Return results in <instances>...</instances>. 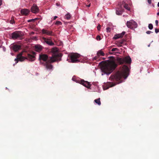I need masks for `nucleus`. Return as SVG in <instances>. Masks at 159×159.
<instances>
[{
	"instance_id": "37998d69",
	"label": "nucleus",
	"mask_w": 159,
	"mask_h": 159,
	"mask_svg": "<svg viewBox=\"0 0 159 159\" xmlns=\"http://www.w3.org/2000/svg\"><path fill=\"white\" fill-rule=\"evenodd\" d=\"M157 6L159 7V2H158L157 4Z\"/></svg>"
},
{
	"instance_id": "ddd939ff",
	"label": "nucleus",
	"mask_w": 159,
	"mask_h": 159,
	"mask_svg": "<svg viewBox=\"0 0 159 159\" xmlns=\"http://www.w3.org/2000/svg\"><path fill=\"white\" fill-rule=\"evenodd\" d=\"M42 32L43 34H46L49 36L54 35V34H53L52 31H49L46 29H43L42 30Z\"/></svg>"
},
{
	"instance_id": "49530a36",
	"label": "nucleus",
	"mask_w": 159,
	"mask_h": 159,
	"mask_svg": "<svg viewBox=\"0 0 159 159\" xmlns=\"http://www.w3.org/2000/svg\"><path fill=\"white\" fill-rule=\"evenodd\" d=\"M102 75H103V74H102Z\"/></svg>"
},
{
	"instance_id": "6ab92c4d",
	"label": "nucleus",
	"mask_w": 159,
	"mask_h": 159,
	"mask_svg": "<svg viewBox=\"0 0 159 159\" xmlns=\"http://www.w3.org/2000/svg\"><path fill=\"white\" fill-rule=\"evenodd\" d=\"M20 48V46L19 45H15L13 46V49L15 52H17Z\"/></svg>"
},
{
	"instance_id": "4be33fe9",
	"label": "nucleus",
	"mask_w": 159,
	"mask_h": 159,
	"mask_svg": "<svg viewBox=\"0 0 159 159\" xmlns=\"http://www.w3.org/2000/svg\"><path fill=\"white\" fill-rule=\"evenodd\" d=\"M100 100V98H98L97 99H95L94 101L98 105H100L101 104V102Z\"/></svg>"
},
{
	"instance_id": "7c9ffc66",
	"label": "nucleus",
	"mask_w": 159,
	"mask_h": 159,
	"mask_svg": "<svg viewBox=\"0 0 159 159\" xmlns=\"http://www.w3.org/2000/svg\"><path fill=\"white\" fill-rule=\"evenodd\" d=\"M101 28V25H98L97 26V29L98 30H99Z\"/></svg>"
},
{
	"instance_id": "f257e3e1",
	"label": "nucleus",
	"mask_w": 159,
	"mask_h": 159,
	"mask_svg": "<svg viewBox=\"0 0 159 159\" xmlns=\"http://www.w3.org/2000/svg\"><path fill=\"white\" fill-rule=\"evenodd\" d=\"M129 70L128 67L126 65H124L122 67L121 71H118L115 73L111 75L109 78V80L111 81L116 82V83L111 82H108V85L109 86L106 89H108L110 87H113L116 84L121 83V78H123L125 79L128 77Z\"/></svg>"
},
{
	"instance_id": "ea45409f",
	"label": "nucleus",
	"mask_w": 159,
	"mask_h": 159,
	"mask_svg": "<svg viewBox=\"0 0 159 159\" xmlns=\"http://www.w3.org/2000/svg\"><path fill=\"white\" fill-rule=\"evenodd\" d=\"M90 3L89 5H86L87 7H90Z\"/></svg>"
},
{
	"instance_id": "f3484780",
	"label": "nucleus",
	"mask_w": 159,
	"mask_h": 159,
	"mask_svg": "<svg viewBox=\"0 0 159 159\" xmlns=\"http://www.w3.org/2000/svg\"><path fill=\"white\" fill-rule=\"evenodd\" d=\"M125 32L123 31L121 33L117 34L115 35L113 38L115 39H117L119 38H122L125 35Z\"/></svg>"
},
{
	"instance_id": "72a5a7b5",
	"label": "nucleus",
	"mask_w": 159,
	"mask_h": 159,
	"mask_svg": "<svg viewBox=\"0 0 159 159\" xmlns=\"http://www.w3.org/2000/svg\"><path fill=\"white\" fill-rule=\"evenodd\" d=\"M159 32V30L157 29H155V32L157 33Z\"/></svg>"
},
{
	"instance_id": "412c9836",
	"label": "nucleus",
	"mask_w": 159,
	"mask_h": 159,
	"mask_svg": "<svg viewBox=\"0 0 159 159\" xmlns=\"http://www.w3.org/2000/svg\"><path fill=\"white\" fill-rule=\"evenodd\" d=\"M97 54L99 57L100 56H104V55H105L104 53L101 50H99Z\"/></svg>"
},
{
	"instance_id": "bb28decb",
	"label": "nucleus",
	"mask_w": 159,
	"mask_h": 159,
	"mask_svg": "<svg viewBox=\"0 0 159 159\" xmlns=\"http://www.w3.org/2000/svg\"><path fill=\"white\" fill-rule=\"evenodd\" d=\"M61 22L59 21H57L55 23V24L57 25H61Z\"/></svg>"
},
{
	"instance_id": "6e6552de",
	"label": "nucleus",
	"mask_w": 159,
	"mask_h": 159,
	"mask_svg": "<svg viewBox=\"0 0 159 159\" xmlns=\"http://www.w3.org/2000/svg\"><path fill=\"white\" fill-rule=\"evenodd\" d=\"M23 36V33L20 31H16L13 32L11 34V37L13 39H22Z\"/></svg>"
},
{
	"instance_id": "a18cd8bd",
	"label": "nucleus",
	"mask_w": 159,
	"mask_h": 159,
	"mask_svg": "<svg viewBox=\"0 0 159 159\" xmlns=\"http://www.w3.org/2000/svg\"><path fill=\"white\" fill-rule=\"evenodd\" d=\"M111 57V58H114L113 57Z\"/></svg>"
},
{
	"instance_id": "2eb2a0df",
	"label": "nucleus",
	"mask_w": 159,
	"mask_h": 159,
	"mask_svg": "<svg viewBox=\"0 0 159 159\" xmlns=\"http://www.w3.org/2000/svg\"><path fill=\"white\" fill-rule=\"evenodd\" d=\"M44 66L47 70H52L53 66L48 61L44 63Z\"/></svg>"
},
{
	"instance_id": "9d476101",
	"label": "nucleus",
	"mask_w": 159,
	"mask_h": 159,
	"mask_svg": "<svg viewBox=\"0 0 159 159\" xmlns=\"http://www.w3.org/2000/svg\"><path fill=\"white\" fill-rule=\"evenodd\" d=\"M76 82L82 84L85 87L89 89L90 88L91 86V84H90L89 82L87 81H85L84 80H78Z\"/></svg>"
},
{
	"instance_id": "f704fd0d",
	"label": "nucleus",
	"mask_w": 159,
	"mask_h": 159,
	"mask_svg": "<svg viewBox=\"0 0 159 159\" xmlns=\"http://www.w3.org/2000/svg\"><path fill=\"white\" fill-rule=\"evenodd\" d=\"M97 40H100L101 39V37L100 36L98 35L97 37Z\"/></svg>"
},
{
	"instance_id": "5701e85b",
	"label": "nucleus",
	"mask_w": 159,
	"mask_h": 159,
	"mask_svg": "<svg viewBox=\"0 0 159 159\" xmlns=\"http://www.w3.org/2000/svg\"><path fill=\"white\" fill-rule=\"evenodd\" d=\"M70 15L69 13L65 15V18L67 20H69L70 18Z\"/></svg>"
},
{
	"instance_id": "c9c22d12",
	"label": "nucleus",
	"mask_w": 159,
	"mask_h": 159,
	"mask_svg": "<svg viewBox=\"0 0 159 159\" xmlns=\"http://www.w3.org/2000/svg\"><path fill=\"white\" fill-rule=\"evenodd\" d=\"M148 2L149 4H151L152 3V0H148Z\"/></svg>"
},
{
	"instance_id": "20e7f679",
	"label": "nucleus",
	"mask_w": 159,
	"mask_h": 159,
	"mask_svg": "<svg viewBox=\"0 0 159 159\" xmlns=\"http://www.w3.org/2000/svg\"><path fill=\"white\" fill-rule=\"evenodd\" d=\"M35 54L34 52H33L31 53H28L27 54V57H24L22 56V52L20 53L17 56V58L15 59V61H16V64L17 63L18 61H24L25 59H28L29 61H32L34 60Z\"/></svg>"
},
{
	"instance_id": "9b49d317",
	"label": "nucleus",
	"mask_w": 159,
	"mask_h": 159,
	"mask_svg": "<svg viewBox=\"0 0 159 159\" xmlns=\"http://www.w3.org/2000/svg\"><path fill=\"white\" fill-rule=\"evenodd\" d=\"M48 58V56L45 54H41L39 55V59L40 61V62L41 63V60H42L45 62H48L47 60Z\"/></svg>"
},
{
	"instance_id": "c756f323",
	"label": "nucleus",
	"mask_w": 159,
	"mask_h": 159,
	"mask_svg": "<svg viewBox=\"0 0 159 159\" xmlns=\"http://www.w3.org/2000/svg\"><path fill=\"white\" fill-rule=\"evenodd\" d=\"M99 57L98 55L95 56L93 59V60H97Z\"/></svg>"
},
{
	"instance_id": "58836bf2",
	"label": "nucleus",
	"mask_w": 159,
	"mask_h": 159,
	"mask_svg": "<svg viewBox=\"0 0 159 159\" xmlns=\"http://www.w3.org/2000/svg\"><path fill=\"white\" fill-rule=\"evenodd\" d=\"M56 4L57 6H59L60 5V3H57Z\"/></svg>"
},
{
	"instance_id": "c03bdc74",
	"label": "nucleus",
	"mask_w": 159,
	"mask_h": 159,
	"mask_svg": "<svg viewBox=\"0 0 159 159\" xmlns=\"http://www.w3.org/2000/svg\"><path fill=\"white\" fill-rule=\"evenodd\" d=\"M157 15L158 16L159 15V12H158L157 14Z\"/></svg>"
},
{
	"instance_id": "4468645a",
	"label": "nucleus",
	"mask_w": 159,
	"mask_h": 159,
	"mask_svg": "<svg viewBox=\"0 0 159 159\" xmlns=\"http://www.w3.org/2000/svg\"><path fill=\"white\" fill-rule=\"evenodd\" d=\"M39 9L37 6L34 4L31 7V11L34 13H37L39 12Z\"/></svg>"
},
{
	"instance_id": "473e14b6",
	"label": "nucleus",
	"mask_w": 159,
	"mask_h": 159,
	"mask_svg": "<svg viewBox=\"0 0 159 159\" xmlns=\"http://www.w3.org/2000/svg\"><path fill=\"white\" fill-rule=\"evenodd\" d=\"M152 33V32L150 31H148L146 32V33L148 34H150L151 33Z\"/></svg>"
},
{
	"instance_id": "79ce46f5",
	"label": "nucleus",
	"mask_w": 159,
	"mask_h": 159,
	"mask_svg": "<svg viewBox=\"0 0 159 159\" xmlns=\"http://www.w3.org/2000/svg\"><path fill=\"white\" fill-rule=\"evenodd\" d=\"M31 34H34V32H31Z\"/></svg>"
},
{
	"instance_id": "f8f14e48",
	"label": "nucleus",
	"mask_w": 159,
	"mask_h": 159,
	"mask_svg": "<svg viewBox=\"0 0 159 159\" xmlns=\"http://www.w3.org/2000/svg\"><path fill=\"white\" fill-rule=\"evenodd\" d=\"M42 39L43 41L50 46H53L54 44L52 40L50 39L43 37Z\"/></svg>"
},
{
	"instance_id": "39448f33",
	"label": "nucleus",
	"mask_w": 159,
	"mask_h": 159,
	"mask_svg": "<svg viewBox=\"0 0 159 159\" xmlns=\"http://www.w3.org/2000/svg\"><path fill=\"white\" fill-rule=\"evenodd\" d=\"M126 2L123 1L122 2H120L119 3L116 9V14L117 15H122L123 12L124 11V9L123 8L122 5L124 4V7L128 11H130V9L128 6V4L125 3Z\"/></svg>"
},
{
	"instance_id": "2f4dec72",
	"label": "nucleus",
	"mask_w": 159,
	"mask_h": 159,
	"mask_svg": "<svg viewBox=\"0 0 159 159\" xmlns=\"http://www.w3.org/2000/svg\"><path fill=\"white\" fill-rule=\"evenodd\" d=\"M15 22L14 21L12 20V18H11V19L10 21V23L13 24V23H14Z\"/></svg>"
},
{
	"instance_id": "cd10ccee",
	"label": "nucleus",
	"mask_w": 159,
	"mask_h": 159,
	"mask_svg": "<svg viewBox=\"0 0 159 159\" xmlns=\"http://www.w3.org/2000/svg\"><path fill=\"white\" fill-rule=\"evenodd\" d=\"M36 19H37V18H35V19H31V20H28V22H34V20H36Z\"/></svg>"
},
{
	"instance_id": "c85d7f7f",
	"label": "nucleus",
	"mask_w": 159,
	"mask_h": 159,
	"mask_svg": "<svg viewBox=\"0 0 159 159\" xmlns=\"http://www.w3.org/2000/svg\"><path fill=\"white\" fill-rule=\"evenodd\" d=\"M107 31V32H110L111 31V28L110 27H107L106 28Z\"/></svg>"
},
{
	"instance_id": "423d86ee",
	"label": "nucleus",
	"mask_w": 159,
	"mask_h": 159,
	"mask_svg": "<svg viewBox=\"0 0 159 159\" xmlns=\"http://www.w3.org/2000/svg\"><path fill=\"white\" fill-rule=\"evenodd\" d=\"M80 57V55L76 53H71L69 54L68 57L70 59V61L69 62L71 63H78L80 62V60L79 59Z\"/></svg>"
},
{
	"instance_id": "dca6fc26",
	"label": "nucleus",
	"mask_w": 159,
	"mask_h": 159,
	"mask_svg": "<svg viewBox=\"0 0 159 159\" xmlns=\"http://www.w3.org/2000/svg\"><path fill=\"white\" fill-rule=\"evenodd\" d=\"M30 12V11L27 9H23L20 11L21 13L25 16L27 15Z\"/></svg>"
},
{
	"instance_id": "a878e982",
	"label": "nucleus",
	"mask_w": 159,
	"mask_h": 159,
	"mask_svg": "<svg viewBox=\"0 0 159 159\" xmlns=\"http://www.w3.org/2000/svg\"><path fill=\"white\" fill-rule=\"evenodd\" d=\"M119 51V49L118 48H113L112 49L111 51L112 52H114L116 51Z\"/></svg>"
},
{
	"instance_id": "7ed1b4c3",
	"label": "nucleus",
	"mask_w": 159,
	"mask_h": 159,
	"mask_svg": "<svg viewBox=\"0 0 159 159\" xmlns=\"http://www.w3.org/2000/svg\"><path fill=\"white\" fill-rule=\"evenodd\" d=\"M51 52L52 53V56L50 59L51 62L61 61L62 54L59 52L58 49L57 48H52L51 50Z\"/></svg>"
},
{
	"instance_id": "a211bd4d",
	"label": "nucleus",
	"mask_w": 159,
	"mask_h": 159,
	"mask_svg": "<svg viewBox=\"0 0 159 159\" xmlns=\"http://www.w3.org/2000/svg\"><path fill=\"white\" fill-rule=\"evenodd\" d=\"M43 47L39 45H37L35 46V48L36 51L37 52L40 51L43 48Z\"/></svg>"
},
{
	"instance_id": "b1692460",
	"label": "nucleus",
	"mask_w": 159,
	"mask_h": 159,
	"mask_svg": "<svg viewBox=\"0 0 159 159\" xmlns=\"http://www.w3.org/2000/svg\"><path fill=\"white\" fill-rule=\"evenodd\" d=\"M148 28L150 30H152L153 29V26L152 24H149L148 25Z\"/></svg>"
},
{
	"instance_id": "4c0bfd02",
	"label": "nucleus",
	"mask_w": 159,
	"mask_h": 159,
	"mask_svg": "<svg viewBox=\"0 0 159 159\" xmlns=\"http://www.w3.org/2000/svg\"><path fill=\"white\" fill-rule=\"evenodd\" d=\"M57 16H55L54 18V20H56V19H57Z\"/></svg>"
},
{
	"instance_id": "393cba45",
	"label": "nucleus",
	"mask_w": 159,
	"mask_h": 159,
	"mask_svg": "<svg viewBox=\"0 0 159 159\" xmlns=\"http://www.w3.org/2000/svg\"><path fill=\"white\" fill-rule=\"evenodd\" d=\"M116 44L118 47H120L122 46V45L118 41L117 42Z\"/></svg>"
},
{
	"instance_id": "aec40b11",
	"label": "nucleus",
	"mask_w": 159,
	"mask_h": 159,
	"mask_svg": "<svg viewBox=\"0 0 159 159\" xmlns=\"http://www.w3.org/2000/svg\"><path fill=\"white\" fill-rule=\"evenodd\" d=\"M118 41L122 45H127L126 40L125 39H122L120 41Z\"/></svg>"
},
{
	"instance_id": "e433bc0d",
	"label": "nucleus",
	"mask_w": 159,
	"mask_h": 159,
	"mask_svg": "<svg viewBox=\"0 0 159 159\" xmlns=\"http://www.w3.org/2000/svg\"><path fill=\"white\" fill-rule=\"evenodd\" d=\"M158 21L157 20H156L155 21V23L156 25H158Z\"/></svg>"
},
{
	"instance_id": "1a4fd4ad",
	"label": "nucleus",
	"mask_w": 159,
	"mask_h": 159,
	"mask_svg": "<svg viewBox=\"0 0 159 159\" xmlns=\"http://www.w3.org/2000/svg\"><path fill=\"white\" fill-rule=\"evenodd\" d=\"M126 25L128 28L132 29L136 28L137 24L135 21L131 20L127 22Z\"/></svg>"
},
{
	"instance_id": "f03ea898",
	"label": "nucleus",
	"mask_w": 159,
	"mask_h": 159,
	"mask_svg": "<svg viewBox=\"0 0 159 159\" xmlns=\"http://www.w3.org/2000/svg\"><path fill=\"white\" fill-rule=\"evenodd\" d=\"M99 65L102 72L107 75L111 73L117 66L115 61L113 59L108 60L107 62L102 61L99 63Z\"/></svg>"
},
{
	"instance_id": "0eeeda50",
	"label": "nucleus",
	"mask_w": 159,
	"mask_h": 159,
	"mask_svg": "<svg viewBox=\"0 0 159 159\" xmlns=\"http://www.w3.org/2000/svg\"><path fill=\"white\" fill-rule=\"evenodd\" d=\"M117 60L120 64H122L124 63L130 64L131 61V59L129 57H125L123 58L118 57Z\"/></svg>"
},
{
	"instance_id": "a19ab883",
	"label": "nucleus",
	"mask_w": 159,
	"mask_h": 159,
	"mask_svg": "<svg viewBox=\"0 0 159 159\" xmlns=\"http://www.w3.org/2000/svg\"><path fill=\"white\" fill-rule=\"evenodd\" d=\"M2 4V1L1 0H0V6Z\"/></svg>"
}]
</instances>
